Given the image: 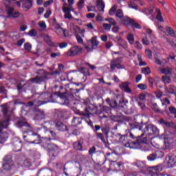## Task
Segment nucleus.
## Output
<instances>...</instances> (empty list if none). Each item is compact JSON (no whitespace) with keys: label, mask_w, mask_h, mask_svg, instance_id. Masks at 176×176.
<instances>
[{"label":"nucleus","mask_w":176,"mask_h":176,"mask_svg":"<svg viewBox=\"0 0 176 176\" xmlns=\"http://www.w3.org/2000/svg\"><path fill=\"white\" fill-rule=\"evenodd\" d=\"M3 109L2 112L3 116L6 118V120L4 121L0 122V144H3L6 140H8V133L6 132H2L3 129H6L9 126V121L10 120V111H9V106L8 104L1 105Z\"/></svg>","instance_id":"f257e3e1"},{"label":"nucleus","mask_w":176,"mask_h":176,"mask_svg":"<svg viewBox=\"0 0 176 176\" xmlns=\"http://www.w3.org/2000/svg\"><path fill=\"white\" fill-rule=\"evenodd\" d=\"M152 125H147L144 129V133H143L140 136H138V138H142V137H144V135H146V137L143 139H141L140 140V142L145 143L147 141H149V140H153L155 138V136L153 135V131ZM153 136V137H152ZM152 137V138H151Z\"/></svg>","instance_id":"f03ea898"},{"label":"nucleus","mask_w":176,"mask_h":176,"mask_svg":"<svg viewBox=\"0 0 176 176\" xmlns=\"http://www.w3.org/2000/svg\"><path fill=\"white\" fill-rule=\"evenodd\" d=\"M83 53V47L78 45L72 46L68 51L64 53L65 57H76Z\"/></svg>","instance_id":"7ed1b4c3"},{"label":"nucleus","mask_w":176,"mask_h":176,"mask_svg":"<svg viewBox=\"0 0 176 176\" xmlns=\"http://www.w3.org/2000/svg\"><path fill=\"white\" fill-rule=\"evenodd\" d=\"M164 144V149H171L174 144V139L171 137V135L165 133L162 135Z\"/></svg>","instance_id":"20e7f679"},{"label":"nucleus","mask_w":176,"mask_h":176,"mask_svg":"<svg viewBox=\"0 0 176 176\" xmlns=\"http://www.w3.org/2000/svg\"><path fill=\"white\" fill-rule=\"evenodd\" d=\"M10 0H6V1L4 2V5L8 11V17H19V16H20V13L19 12H14V9L10 7Z\"/></svg>","instance_id":"39448f33"},{"label":"nucleus","mask_w":176,"mask_h":176,"mask_svg":"<svg viewBox=\"0 0 176 176\" xmlns=\"http://www.w3.org/2000/svg\"><path fill=\"white\" fill-rule=\"evenodd\" d=\"M48 135L49 138H41L39 135H38V140L40 142H36V144H41V142H43V144H47L49 141H51V140H54V137H56V133L53 131H48Z\"/></svg>","instance_id":"423d86ee"},{"label":"nucleus","mask_w":176,"mask_h":176,"mask_svg":"<svg viewBox=\"0 0 176 176\" xmlns=\"http://www.w3.org/2000/svg\"><path fill=\"white\" fill-rule=\"evenodd\" d=\"M121 64L122 59L120 58H118L117 59L111 60L110 67L113 71L116 68H117L118 69H123V68H124V66L121 65Z\"/></svg>","instance_id":"0eeeda50"},{"label":"nucleus","mask_w":176,"mask_h":176,"mask_svg":"<svg viewBox=\"0 0 176 176\" xmlns=\"http://www.w3.org/2000/svg\"><path fill=\"white\" fill-rule=\"evenodd\" d=\"M166 166L168 168L174 167L176 164V156L174 155H169L166 158Z\"/></svg>","instance_id":"6e6552de"},{"label":"nucleus","mask_w":176,"mask_h":176,"mask_svg":"<svg viewBox=\"0 0 176 176\" xmlns=\"http://www.w3.org/2000/svg\"><path fill=\"white\" fill-rule=\"evenodd\" d=\"M150 171H151V173H153L151 176L159 175L158 173L163 171V164H159L155 166H152L150 169Z\"/></svg>","instance_id":"1a4fd4ad"},{"label":"nucleus","mask_w":176,"mask_h":176,"mask_svg":"<svg viewBox=\"0 0 176 176\" xmlns=\"http://www.w3.org/2000/svg\"><path fill=\"white\" fill-rule=\"evenodd\" d=\"M62 10L64 13V19L72 20V14H71V8L69 7L63 6Z\"/></svg>","instance_id":"9d476101"},{"label":"nucleus","mask_w":176,"mask_h":176,"mask_svg":"<svg viewBox=\"0 0 176 176\" xmlns=\"http://www.w3.org/2000/svg\"><path fill=\"white\" fill-rule=\"evenodd\" d=\"M47 148L50 153H52L53 156H55L60 152L58 146L54 144H48Z\"/></svg>","instance_id":"9b49d317"},{"label":"nucleus","mask_w":176,"mask_h":176,"mask_svg":"<svg viewBox=\"0 0 176 176\" xmlns=\"http://www.w3.org/2000/svg\"><path fill=\"white\" fill-rule=\"evenodd\" d=\"M123 164L122 162H116V161H110V168L113 171H119L120 166Z\"/></svg>","instance_id":"f8f14e48"},{"label":"nucleus","mask_w":176,"mask_h":176,"mask_svg":"<svg viewBox=\"0 0 176 176\" xmlns=\"http://www.w3.org/2000/svg\"><path fill=\"white\" fill-rule=\"evenodd\" d=\"M32 8V0H23V9L25 12Z\"/></svg>","instance_id":"ddd939ff"},{"label":"nucleus","mask_w":176,"mask_h":176,"mask_svg":"<svg viewBox=\"0 0 176 176\" xmlns=\"http://www.w3.org/2000/svg\"><path fill=\"white\" fill-rule=\"evenodd\" d=\"M140 142H127L125 144L124 146L126 148H131L133 149H137L138 148V145H140Z\"/></svg>","instance_id":"4468645a"},{"label":"nucleus","mask_w":176,"mask_h":176,"mask_svg":"<svg viewBox=\"0 0 176 176\" xmlns=\"http://www.w3.org/2000/svg\"><path fill=\"white\" fill-rule=\"evenodd\" d=\"M47 102H49V101L41 102L34 100L33 102H28V105L29 107H32V105H34V107H41V105H43V104H47Z\"/></svg>","instance_id":"2eb2a0df"},{"label":"nucleus","mask_w":176,"mask_h":176,"mask_svg":"<svg viewBox=\"0 0 176 176\" xmlns=\"http://www.w3.org/2000/svg\"><path fill=\"white\" fill-rule=\"evenodd\" d=\"M134 19L129 18V16H124L122 19V23L124 25H131Z\"/></svg>","instance_id":"dca6fc26"},{"label":"nucleus","mask_w":176,"mask_h":176,"mask_svg":"<svg viewBox=\"0 0 176 176\" xmlns=\"http://www.w3.org/2000/svg\"><path fill=\"white\" fill-rule=\"evenodd\" d=\"M160 72L164 75H171L173 74V69L171 67H164L160 69Z\"/></svg>","instance_id":"f3484780"},{"label":"nucleus","mask_w":176,"mask_h":176,"mask_svg":"<svg viewBox=\"0 0 176 176\" xmlns=\"http://www.w3.org/2000/svg\"><path fill=\"white\" fill-rule=\"evenodd\" d=\"M96 8L98 9L99 12H104V9H105V3H104V1L102 0H98Z\"/></svg>","instance_id":"a211bd4d"},{"label":"nucleus","mask_w":176,"mask_h":176,"mask_svg":"<svg viewBox=\"0 0 176 176\" xmlns=\"http://www.w3.org/2000/svg\"><path fill=\"white\" fill-rule=\"evenodd\" d=\"M120 89L126 93H131V89L129 87V82H123L120 85Z\"/></svg>","instance_id":"6ab92c4d"},{"label":"nucleus","mask_w":176,"mask_h":176,"mask_svg":"<svg viewBox=\"0 0 176 176\" xmlns=\"http://www.w3.org/2000/svg\"><path fill=\"white\" fill-rule=\"evenodd\" d=\"M44 39H45L46 43H47V45L49 46H51V47H57V45H56V43H54L52 41V38H50V36H49V35H45L44 37Z\"/></svg>","instance_id":"aec40b11"},{"label":"nucleus","mask_w":176,"mask_h":176,"mask_svg":"<svg viewBox=\"0 0 176 176\" xmlns=\"http://www.w3.org/2000/svg\"><path fill=\"white\" fill-rule=\"evenodd\" d=\"M70 31L71 32H72V34H77L78 32H79L80 29L79 27H78L77 25H76L74 23H71L70 24Z\"/></svg>","instance_id":"412c9836"},{"label":"nucleus","mask_w":176,"mask_h":176,"mask_svg":"<svg viewBox=\"0 0 176 176\" xmlns=\"http://www.w3.org/2000/svg\"><path fill=\"white\" fill-rule=\"evenodd\" d=\"M91 45L92 47H95V49H97V47L98 46V44L100 43L97 41V36H94L90 40Z\"/></svg>","instance_id":"4be33fe9"},{"label":"nucleus","mask_w":176,"mask_h":176,"mask_svg":"<svg viewBox=\"0 0 176 176\" xmlns=\"http://www.w3.org/2000/svg\"><path fill=\"white\" fill-rule=\"evenodd\" d=\"M133 166H136L139 168H144V167L146 166V164L144 161L137 160L133 163Z\"/></svg>","instance_id":"5701e85b"},{"label":"nucleus","mask_w":176,"mask_h":176,"mask_svg":"<svg viewBox=\"0 0 176 176\" xmlns=\"http://www.w3.org/2000/svg\"><path fill=\"white\" fill-rule=\"evenodd\" d=\"M151 108L155 111V112H157L158 113H162V110L159 108V106H157V104L156 103H151L150 104Z\"/></svg>","instance_id":"b1692460"},{"label":"nucleus","mask_w":176,"mask_h":176,"mask_svg":"<svg viewBox=\"0 0 176 176\" xmlns=\"http://www.w3.org/2000/svg\"><path fill=\"white\" fill-rule=\"evenodd\" d=\"M166 34L170 35V36L176 37V33L174 32V30L170 27H167L166 28Z\"/></svg>","instance_id":"393cba45"},{"label":"nucleus","mask_w":176,"mask_h":176,"mask_svg":"<svg viewBox=\"0 0 176 176\" xmlns=\"http://www.w3.org/2000/svg\"><path fill=\"white\" fill-rule=\"evenodd\" d=\"M55 126L57 127L58 130L60 131L65 129V125H64V124L61 123L60 121L55 122Z\"/></svg>","instance_id":"a878e982"},{"label":"nucleus","mask_w":176,"mask_h":176,"mask_svg":"<svg viewBox=\"0 0 176 176\" xmlns=\"http://www.w3.org/2000/svg\"><path fill=\"white\" fill-rule=\"evenodd\" d=\"M43 80H45V77L43 76H37L32 80L33 83H41V82H43Z\"/></svg>","instance_id":"bb28decb"},{"label":"nucleus","mask_w":176,"mask_h":176,"mask_svg":"<svg viewBox=\"0 0 176 176\" xmlns=\"http://www.w3.org/2000/svg\"><path fill=\"white\" fill-rule=\"evenodd\" d=\"M155 12L157 13V16L156 19L158 20V21L163 22V17L162 16V12H160V10L156 8L155 9Z\"/></svg>","instance_id":"cd10ccee"},{"label":"nucleus","mask_w":176,"mask_h":176,"mask_svg":"<svg viewBox=\"0 0 176 176\" xmlns=\"http://www.w3.org/2000/svg\"><path fill=\"white\" fill-rule=\"evenodd\" d=\"M126 39L131 45H133L134 43V34L129 33L126 36Z\"/></svg>","instance_id":"c85d7f7f"},{"label":"nucleus","mask_w":176,"mask_h":176,"mask_svg":"<svg viewBox=\"0 0 176 176\" xmlns=\"http://www.w3.org/2000/svg\"><path fill=\"white\" fill-rule=\"evenodd\" d=\"M162 82H164L165 85H168V83H171V77L168 76H163Z\"/></svg>","instance_id":"c756f323"},{"label":"nucleus","mask_w":176,"mask_h":176,"mask_svg":"<svg viewBox=\"0 0 176 176\" xmlns=\"http://www.w3.org/2000/svg\"><path fill=\"white\" fill-rule=\"evenodd\" d=\"M116 16L118 17V19H121V20H122L123 17H124L123 11L120 9L118 10L116 12Z\"/></svg>","instance_id":"7c9ffc66"},{"label":"nucleus","mask_w":176,"mask_h":176,"mask_svg":"<svg viewBox=\"0 0 176 176\" xmlns=\"http://www.w3.org/2000/svg\"><path fill=\"white\" fill-rule=\"evenodd\" d=\"M38 33L36 32V30L32 29L29 31L28 33H25V35H29V36H36Z\"/></svg>","instance_id":"2f4dec72"},{"label":"nucleus","mask_w":176,"mask_h":176,"mask_svg":"<svg viewBox=\"0 0 176 176\" xmlns=\"http://www.w3.org/2000/svg\"><path fill=\"white\" fill-rule=\"evenodd\" d=\"M153 129L152 131H153V135H155V137H157V135H159V133H160V131L159 130V129H157V127L155 126L154 125H152Z\"/></svg>","instance_id":"473e14b6"},{"label":"nucleus","mask_w":176,"mask_h":176,"mask_svg":"<svg viewBox=\"0 0 176 176\" xmlns=\"http://www.w3.org/2000/svg\"><path fill=\"white\" fill-rule=\"evenodd\" d=\"M38 25L42 31H45L46 30V23L44 21H39Z\"/></svg>","instance_id":"72a5a7b5"},{"label":"nucleus","mask_w":176,"mask_h":176,"mask_svg":"<svg viewBox=\"0 0 176 176\" xmlns=\"http://www.w3.org/2000/svg\"><path fill=\"white\" fill-rule=\"evenodd\" d=\"M77 8L79 10H82L85 8V0H80L77 3Z\"/></svg>","instance_id":"f704fd0d"},{"label":"nucleus","mask_w":176,"mask_h":176,"mask_svg":"<svg viewBox=\"0 0 176 176\" xmlns=\"http://www.w3.org/2000/svg\"><path fill=\"white\" fill-rule=\"evenodd\" d=\"M3 170H10L12 168V163L3 162Z\"/></svg>","instance_id":"c9c22d12"},{"label":"nucleus","mask_w":176,"mask_h":176,"mask_svg":"<svg viewBox=\"0 0 176 176\" xmlns=\"http://www.w3.org/2000/svg\"><path fill=\"white\" fill-rule=\"evenodd\" d=\"M118 9V6L116 5H114L109 11V14L110 16H113L115 14V12H116V10Z\"/></svg>","instance_id":"e433bc0d"},{"label":"nucleus","mask_w":176,"mask_h":176,"mask_svg":"<svg viewBox=\"0 0 176 176\" xmlns=\"http://www.w3.org/2000/svg\"><path fill=\"white\" fill-rule=\"evenodd\" d=\"M156 159H157V157H156L155 153H152V154L149 155L147 157V160H148L149 162H153V160H156Z\"/></svg>","instance_id":"4c0bfd02"},{"label":"nucleus","mask_w":176,"mask_h":176,"mask_svg":"<svg viewBox=\"0 0 176 176\" xmlns=\"http://www.w3.org/2000/svg\"><path fill=\"white\" fill-rule=\"evenodd\" d=\"M74 148L76 149V151H82V144L79 142H76L74 144Z\"/></svg>","instance_id":"58836bf2"},{"label":"nucleus","mask_w":176,"mask_h":176,"mask_svg":"<svg viewBox=\"0 0 176 176\" xmlns=\"http://www.w3.org/2000/svg\"><path fill=\"white\" fill-rule=\"evenodd\" d=\"M3 163H12V156L6 155L3 157Z\"/></svg>","instance_id":"ea45409f"},{"label":"nucleus","mask_w":176,"mask_h":176,"mask_svg":"<svg viewBox=\"0 0 176 176\" xmlns=\"http://www.w3.org/2000/svg\"><path fill=\"white\" fill-rule=\"evenodd\" d=\"M104 20L110 23V25H116V21L112 18H107Z\"/></svg>","instance_id":"a19ab883"},{"label":"nucleus","mask_w":176,"mask_h":176,"mask_svg":"<svg viewBox=\"0 0 176 176\" xmlns=\"http://www.w3.org/2000/svg\"><path fill=\"white\" fill-rule=\"evenodd\" d=\"M32 48V45H31V43H26L24 44V49L27 52H30Z\"/></svg>","instance_id":"79ce46f5"},{"label":"nucleus","mask_w":176,"mask_h":176,"mask_svg":"<svg viewBox=\"0 0 176 176\" xmlns=\"http://www.w3.org/2000/svg\"><path fill=\"white\" fill-rule=\"evenodd\" d=\"M142 73L144 74V75H149L151 74V68L149 67H144L142 69Z\"/></svg>","instance_id":"37998d69"},{"label":"nucleus","mask_w":176,"mask_h":176,"mask_svg":"<svg viewBox=\"0 0 176 176\" xmlns=\"http://www.w3.org/2000/svg\"><path fill=\"white\" fill-rule=\"evenodd\" d=\"M73 123L76 124V126L82 123V118L76 117L73 120Z\"/></svg>","instance_id":"c03bdc74"},{"label":"nucleus","mask_w":176,"mask_h":176,"mask_svg":"<svg viewBox=\"0 0 176 176\" xmlns=\"http://www.w3.org/2000/svg\"><path fill=\"white\" fill-rule=\"evenodd\" d=\"M168 92L170 94H176V87L174 86H170L168 90Z\"/></svg>","instance_id":"a18cd8bd"},{"label":"nucleus","mask_w":176,"mask_h":176,"mask_svg":"<svg viewBox=\"0 0 176 176\" xmlns=\"http://www.w3.org/2000/svg\"><path fill=\"white\" fill-rule=\"evenodd\" d=\"M155 156L157 159H160V157H163V156H164V153H163L162 151H156Z\"/></svg>","instance_id":"49530a36"},{"label":"nucleus","mask_w":176,"mask_h":176,"mask_svg":"<svg viewBox=\"0 0 176 176\" xmlns=\"http://www.w3.org/2000/svg\"><path fill=\"white\" fill-rule=\"evenodd\" d=\"M55 30L57 35H62V34L64 32V29H63L61 27L56 28Z\"/></svg>","instance_id":"de8ad7c7"},{"label":"nucleus","mask_w":176,"mask_h":176,"mask_svg":"<svg viewBox=\"0 0 176 176\" xmlns=\"http://www.w3.org/2000/svg\"><path fill=\"white\" fill-rule=\"evenodd\" d=\"M106 101L107 102H108V104H109L110 107H111L112 108H115V107H116V101H111V100L109 98H107Z\"/></svg>","instance_id":"09e8293b"},{"label":"nucleus","mask_w":176,"mask_h":176,"mask_svg":"<svg viewBox=\"0 0 176 176\" xmlns=\"http://www.w3.org/2000/svg\"><path fill=\"white\" fill-rule=\"evenodd\" d=\"M161 102L162 105H170V100L167 98H165L164 99H162Z\"/></svg>","instance_id":"8fccbe9b"},{"label":"nucleus","mask_w":176,"mask_h":176,"mask_svg":"<svg viewBox=\"0 0 176 176\" xmlns=\"http://www.w3.org/2000/svg\"><path fill=\"white\" fill-rule=\"evenodd\" d=\"M138 89H140V90H146L148 89V85L146 84H139L138 85Z\"/></svg>","instance_id":"3c124183"},{"label":"nucleus","mask_w":176,"mask_h":176,"mask_svg":"<svg viewBox=\"0 0 176 176\" xmlns=\"http://www.w3.org/2000/svg\"><path fill=\"white\" fill-rule=\"evenodd\" d=\"M97 138H99V140H101L102 142H105V138H104V134L96 133Z\"/></svg>","instance_id":"603ef678"},{"label":"nucleus","mask_w":176,"mask_h":176,"mask_svg":"<svg viewBox=\"0 0 176 176\" xmlns=\"http://www.w3.org/2000/svg\"><path fill=\"white\" fill-rule=\"evenodd\" d=\"M129 8L131 9H137V4H135V2L134 1H131L130 3H129Z\"/></svg>","instance_id":"864d4df0"},{"label":"nucleus","mask_w":176,"mask_h":176,"mask_svg":"<svg viewBox=\"0 0 176 176\" xmlns=\"http://www.w3.org/2000/svg\"><path fill=\"white\" fill-rule=\"evenodd\" d=\"M144 13L145 14L149 15V14H152V13H153V8H147L144 10Z\"/></svg>","instance_id":"5fc2aeb1"},{"label":"nucleus","mask_w":176,"mask_h":176,"mask_svg":"<svg viewBox=\"0 0 176 176\" xmlns=\"http://www.w3.org/2000/svg\"><path fill=\"white\" fill-rule=\"evenodd\" d=\"M58 45L60 49H65V47L68 46V43L63 42V43H59Z\"/></svg>","instance_id":"6e6d98bb"},{"label":"nucleus","mask_w":176,"mask_h":176,"mask_svg":"<svg viewBox=\"0 0 176 176\" xmlns=\"http://www.w3.org/2000/svg\"><path fill=\"white\" fill-rule=\"evenodd\" d=\"M135 47L136 49H138V50H141V49H142V44H141V43H140V41H136L135 43Z\"/></svg>","instance_id":"4d7b16f0"},{"label":"nucleus","mask_w":176,"mask_h":176,"mask_svg":"<svg viewBox=\"0 0 176 176\" xmlns=\"http://www.w3.org/2000/svg\"><path fill=\"white\" fill-rule=\"evenodd\" d=\"M85 49L88 53H90L93 52V50H94L96 47H94L93 46H90V45H85Z\"/></svg>","instance_id":"13d9d810"},{"label":"nucleus","mask_w":176,"mask_h":176,"mask_svg":"<svg viewBox=\"0 0 176 176\" xmlns=\"http://www.w3.org/2000/svg\"><path fill=\"white\" fill-rule=\"evenodd\" d=\"M169 112L171 113V115H175L176 114V109L175 107L170 106L169 107Z\"/></svg>","instance_id":"bf43d9fd"},{"label":"nucleus","mask_w":176,"mask_h":176,"mask_svg":"<svg viewBox=\"0 0 176 176\" xmlns=\"http://www.w3.org/2000/svg\"><path fill=\"white\" fill-rule=\"evenodd\" d=\"M87 12H96V6H87Z\"/></svg>","instance_id":"052dcab7"},{"label":"nucleus","mask_w":176,"mask_h":176,"mask_svg":"<svg viewBox=\"0 0 176 176\" xmlns=\"http://www.w3.org/2000/svg\"><path fill=\"white\" fill-rule=\"evenodd\" d=\"M103 28H104V30H105V31H109V30H111V24L104 23Z\"/></svg>","instance_id":"680f3d73"},{"label":"nucleus","mask_w":176,"mask_h":176,"mask_svg":"<svg viewBox=\"0 0 176 176\" xmlns=\"http://www.w3.org/2000/svg\"><path fill=\"white\" fill-rule=\"evenodd\" d=\"M16 149H19V150H16V151L20 152V151L23 148V143L21 142V141H19V144H17V145L16 146Z\"/></svg>","instance_id":"e2e57ef3"},{"label":"nucleus","mask_w":176,"mask_h":176,"mask_svg":"<svg viewBox=\"0 0 176 176\" xmlns=\"http://www.w3.org/2000/svg\"><path fill=\"white\" fill-rule=\"evenodd\" d=\"M142 43L143 45H148L151 43V42L149 41V39H148V37H144L142 38Z\"/></svg>","instance_id":"0e129e2a"},{"label":"nucleus","mask_w":176,"mask_h":176,"mask_svg":"<svg viewBox=\"0 0 176 176\" xmlns=\"http://www.w3.org/2000/svg\"><path fill=\"white\" fill-rule=\"evenodd\" d=\"M166 127H175V124L174 122H165V124H164Z\"/></svg>","instance_id":"69168bd1"},{"label":"nucleus","mask_w":176,"mask_h":176,"mask_svg":"<svg viewBox=\"0 0 176 176\" xmlns=\"http://www.w3.org/2000/svg\"><path fill=\"white\" fill-rule=\"evenodd\" d=\"M155 94L157 98H160L161 97H163V92L161 91H155Z\"/></svg>","instance_id":"338daca9"},{"label":"nucleus","mask_w":176,"mask_h":176,"mask_svg":"<svg viewBox=\"0 0 176 176\" xmlns=\"http://www.w3.org/2000/svg\"><path fill=\"white\" fill-rule=\"evenodd\" d=\"M146 54L148 56V58H152V51L149 49H146Z\"/></svg>","instance_id":"774afa93"}]
</instances>
